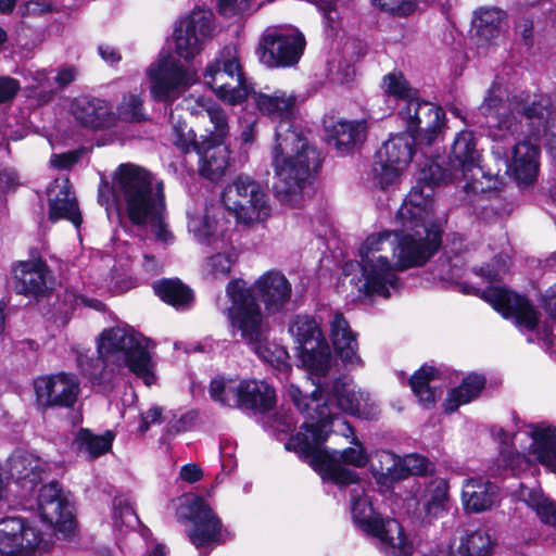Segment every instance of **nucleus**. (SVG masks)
<instances>
[{
    "label": "nucleus",
    "mask_w": 556,
    "mask_h": 556,
    "mask_svg": "<svg viewBox=\"0 0 556 556\" xmlns=\"http://www.w3.org/2000/svg\"><path fill=\"white\" fill-rule=\"evenodd\" d=\"M258 112L277 123L271 165L276 181V198L283 204L295 205L312 173L320 163L319 153L292 126L298 97L294 92L277 89L258 91L252 96Z\"/></svg>",
    "instance_id": "1"
},
{
    "label": "nucleus",
    "mask_w": 556,
    "mask_h": 556,
    "mask_svg": "<svg viewBox=\"0 0 556 556\" xmlns=\"http://www.w3.org/2000/svg\"><path fill=\"white\" fill-rule=\"evenodd\" d=\"M98 201L108 212L115 210L134 225L151 227L157 241L174 242V235L165 223L164 182L148 169L130 163L121 164L112 185H100Z\"/></svg>",
    "instance_id": "2"
},
{
    "label": "nucleus",
    "mask_w": 556,
    "mask_h": 556,
    "mask_svg": "<svg viewBox=\"0 0 556 556\" xmlns=\"http://www.w3.org/2000/svg\"><path fill=\"white\" fill-rule=\"evenodd\" d=\"M37 510L48 530L37 520L23 515L0 519V554L4 556H37L50 551L52 533L59 539L74 534L76 522L72 506L56 482L40 488Z\"/></svg>",
    "instance_id": "3"
},
{
    "label": "nucleus",
    "mask_w": 556,
    "mask_h": 556,
    "mask_svg": "<svg viewBox=\"0 0 556 556\" xmlns=\"http://www.w3.org/2000/svg\"><path fill=\"white\" fill-rule=\"evenodd\" d=\"M439 167H430L431 176L421 174L420 182L414 186L396 214L400 228L394 230L393 256L397 271L424 266L440 249L441 226L434 220L432 184L442 179L434 176Z\"/></svg>",
    "instance_id": "4"
},
{
    "label": "nucleus",
    "mask_w": 556,
    "mask_h": 556,
    "mask_svg": "<svg viewBox=\"0 0 556 556\" xmlns=\"http://www.w3.org/2000/svg\"><path fill=\"white\" fill-rule=\"evenodd\" d=\"M148 344L149 339L131 327L104 329L97 339L98 357L79 353L77 364L92 384L104 390L111 387L124 368H128L147 386H151L155 377Z\"/></svg>",
    "instance_id": "5"
},
{
    "label": "nucleus",
    "mask_w": 556,
    "mask_h": 556,
    "mask_svg": "<svg viewBox=\"0 0 556 556\" xmlns=\"http://www.w3.org/2000/svg\"><path fill=\"white\" fill-rule=\"evenodd\" d=\"M311 419L312 422L303 421L301 430L286 443V448L295 452L324 480H330L338 485H349L359 481L355 471L342 466L345 464L363 468L368 464L369 458L359 440L353 435L351 443L354 446L329 452L324 447V443L332 424L331 410L327 405L323 408L317 407V416Z\"/></svg>",
    "instance_id": "6"
},
{
    "label": "nucleus",
    "mask_w": 556,
    "mask_h": 556,
    "mask_svg": "<svg viewBox=\"0 0 556 556\" xmlns=\"http://www.w3.org/2000/svg\"><path fill=\"white\" fill-rule=\"evenodd\" d=\"M226 294L231 305L226 307L224 313L231 327L240 331L242 340L252 346L262 361L275 367L285 365L287 351L267 339L269 326L258 303L242 279L230 280Z\"/></svg>",
    "instance_id": "7"
},
{
    "label": "nucleus",
    "mask_w": 556,
    "mask_h": 556,
    "mask_svg": "<svg viewBox=\"0 0 556 556\" xmlns=\"http://www.w3.org/2000/svg\"><path fill=\"white\" fill-rule=\"evenodd\" d=\"M328 374L311 378L316 387L311 396L303 394L293 384L288 388L287 394L299 413L304 416V421L312 422L311 417L317 416V405H320V408L327 405L332 413L333 420L337 415L333 401L337 402V406L340 409L351 415L364 418H375L377 416V407L370 402L368 393L356 390L352 381H349L346 378L330 380L328 379Z\"/></svg>",
    "instance_id": "8"
},
{
    "label": "nucleus",
    "mask_w": 556,
    "mask_h": 556,
    "mask_svg": "<svg viewBox=\"0 0 556 556\" xmlns=\"http://www.w3.org/2000/svg\"><path fill=\"white\" fill-rule=\"evenodd\" d=\"M509 267L507 255H497L492 264L479 269L480 275L489 285L484 290L472 288V293L492 305L505 318H511L521 331L534 332L535 340L552 343V329L549 326L541 328L538 323V313L531 303L523 296L497 285Z\"/></svg>",
    "instance_id": "9"
},
{
    "label": "nucleus",
    "mask_w": 556,
    "mask_h": 556,
    "mask_svg": "<svg viewBox=\"0 0 556 556\" xmlns=\"http://www.w3.org/2000/svg\"><path fill=\"white\" fill-rule=\"evenodd\" d=\"M395 247L394 231L384 230L368 236L359 248L362 277L357 290L364 295L388 299L400 289V279L394 264L382 252Z\"/></svg>",
    "instance_id": "10"
},
{
    "label": "nucleus",
    "mask_w": 556,
    "mask_h": 556,
    "mask_svg": "<svg viewBox=\"0 0 556 556\" xmlns=\"http://www.w3.org/2000/svg\"><path fill=\"white\" fill-rule=\"evenodd\" d=\"M527 96L530 101L549 99L546 96H532L527 91H519L508 96L506 89L498 83H493L489 88L479 110L488 119L486 123L496 128L494 136L501 139L511 137L518 139L529 136L527 117L521 110L515 108V100Z\"/></svg>",
    "instance_id": "11"
},
{
    "label": "nucleus",
    "mask_w": 556,
    "mask_h": 556,
    "mask_svg": "<svg viewBox=\"0 0 556 556\" xmlns=\"http://www.w3.org/2000/svg\"><path fill=\"white\" fill-rule=\"evenodd\" d=\"M208 393L213 401L229 408L268 412L276 404L275 389L260 380L217 377L211 381Z\"/></svg>",
    "instance_id": "12"
},
{
    "label": "nucleus",
    "mask_w": 556,
    "mask_h": 556,
    "mask_svg": "<svg viewBox=\"0 0 556 556\" xmlns=\"http://www.w3.org/2000/svg\"><path fill=\"white\" fill-rule=\"evenodd\" d=\"M289 333L296 343L298 355L308 378L320 377L329 372L332 355L324 332L309 315H295L289 324Z\"/></svg>",
    "instance_id": "13"
},
{
    "label": "nucleus",
    "mask_w": 556,
    "mask_h": 556,
    "mask_svg": "<svg viewBox=\"0 0 556 556\" xmlns=\"http://www.w3.org/2000/svg\"><path fill=\"white\" fill-rule=\"evenodd\" d=\"M204 81L220 100L232 105L244 101L251 89L238 50L231 45L224 47L207 65Z\"/></svg>",
    "instance_id": "14"
},
{
    "label": "nucleus",
    "mask_w": 556,
    "mask_h": 556,
    "mask_svg": "<svg viewBox=\"0 0 556 556\" xmlns=\"http://www.w3.org/2000/svg\"><path fill=\"white\" fill-rule=\"evenodd\" d=\"M150 96L153 100L172 104L181 97L198 76L172 55H160L146 71Z\"/></svg>",
    "instance_id": "15"
},
{
    "label": "nucleus",
    "mask_w": 556,
    "mask_h": 556,
    "mask_svg": "<svg viewBox=\"0 0 556 556\" xmlns=\"http://www.w3.org/2000/svg\"><path fill=\"white\" fill-rule=\"evenodd\" d=\"M222 202L243 224L264 222L270 215L267 193L248 175L238 176L224 189Z\"/></svg>",
    "instance_id": "16"
},
{
    "label": "nucleus",
    "mask_w": 556,
    "mask_h": 556,
    "mask_svg": "<svg viewBox=\"0 0 556 556\" xmlns=\"http://www.w3.org/2000/svg\"><path fill=\"white\" fill-rule=\"evenodd\" d=\"M476 146V139L471 131H459L454 139L450 154V164L453 168L452 175H445L441 170V167L433 162L428 166V168H422L420 174L426 172L428 176H431L430 167L437 165L439 167V173H435V170H433V175H441L442 179H440L435 184H432L433 188L442 181L466 180L467 189H476L475 184L476 181H478L479 176H484V172L480 166V152ZM420 178L421 175H419L418 182H420Z\"/></svg>",
    "instance_id": "17"
},
{
    "label": "nucleus",
    "mask_w": 556,
    "mask_h": 556,
    "mask_svg": "<svg viewBox=\"0 0 556 556\" xmlns=\"http://www.w3.org/2000/svg\"><path fill=\"white\" fill-rule=\"evenodd\" d=\"M304 35L294 27L276 28L260 40L256 53L262 64L269 68L295 65L305 49Z\"/></svg>",
    "instance_id": "18"
},
{
    "label": "nucleus",
    "mask_w": 556,
    "mask_h": 556,
    "mask_svg": "<svg viewBox=\"0 0 556 556\" xmlns=\"http://www.w3.org/2000/svg\"><path fill=\"white\" fill-rule=\"evenodd\" d=\"M177 516L180 520L192 522L188 536L198 549L225 541L219 518L203 498L186 496L178 507Z\"/></svg>",
    "instance_id": "19"
},
{
    "label": "nucleus",
    "mask_w": 556,
    "mask_h": 556,
    "mask_svg": "<svg viewBox=\"0 0 556 556\" xmlns=\"http://www.w3.org/2000/svg\"><path fill=\"white\" fill-rule=\"evenodd\" d=\"M216 33L215 17L212 11L195 9L180 20L175 28V49L179 56L191 60L198 55L204 45Z\"/></svg>",
    "instance_id": "20"
},
{
    "label": "nucleus",
    "mask_w": 556,
    "mask_h": 556,
    "mask_svg": "<svg viewBox=\"0 0 556 556\" xmlns=\"http://www.w3.org/2000/svg\"><path fill=\"white\" fill-rule=\"evenodd\" d=\"M399 115L405 123L407 132L428 144L437 138L444 122V112L440 106L418 98L408 99Z\"/></svg>",
    "instance_id": "21"
},
{
    "label": "nucleus",
    "mask_w": 556,
    "mask_h": 556,
    "mask_svg": "<svg viewBox=\"0 0 556 556\" xmlns=\"http://www.w3.org/2000/svg\"><path fill=\"white\" fill-rule=\"evenodd\" d=\"M222 207L215 204L194 205L187 211V228L193 239L211 248H224L226 235Z\"/></svg>",
    "instance_id": "22"
},
{
    "label": "nucleus",
    "mask_w": 556,
    "mask_h": 556,
    "mask_svg": "<svg viewBox=\"0 0 556 556\" xmlns=\"http://www.w3.org/2000/svg\"><path fill=\"white\" fill-rule=\"evenodd\" d=\"M187 126L175 127V140L174 143L185 153L191 150H197L199 159V172L200 174L210 179L217 180L220 178L228 165V151L223 142L213 141L208 143L206 148L200 149L195 141V135L191 129H185Z\"/></svg>",
    "instance_id": "23"
},
{
    "label": "nucleus",
    "mask_w": 556,
    "mask_h": 556,
    "mask_svg": "<svg viewBox=\"0 0 556 556\" xmlns=\"http://www.w3.org/2000/svg\"><path fill=\"white\" fill-rule=\"evenodd\" d=\"M37 401L49 407H73L76 403L80 383L75 375L59 372L35 380Z\"/></svg>",
    "instance_id": "24"
},
{
    "label": "nucleus",
    "mask_w": 556,
    "mask_h": 556,
    "mask_svg": "<svg viewBox=\"0 0 556 556\" xmlns=\"http://www.w3.org/2000/svg\"><path fill=\"white\" fill-rule=\"evenodd\" d=\"M245 287L255 293L264 304L267 314L282 313L289 305L292 296V286L287 277L279 270H268L261 275L252 285ZM254 298V295H252Z\"/></svg>",
    "instance_id": "25"
},
{
    "label": "nucleus",
    "mask_w": 556,
    "mask_h": 556,
    "mask_svg": "<svg viewBox=\"0 0 556 556\" xmlns=\"http://www.w3.org/2000/svg\"><path fill=\"white\" fill-rule=\"evenodd\" d=\"M50 270L43 260L31 253L28 261L16 262L12 266L13 289L26 296L46 295L49 287Z\"/></svg>",
    "instance_id": "26"
},
{
    "label": "nucleus",
    "mask_w": 556,
    "mask_h": 556,
    "mask_svg": "<svg viewBox=\"0 0 556 556\" xmlns=\"http://www.w3.org/2000/svg\"><path fill=\"white\" fill-rule=\"evenodd\" d=\"M460 501L466 513L480 514L500 504L501 490L488 479L469 477L463 481Z\"/></svg>",
    "instance_id": "27"
},
{
    "label": "nucleus",
    "mask_w": 556,
    "mask_h": 556,
    "mask_svg": "<svg viewBox=\"0 0 556 556\" xmlns=\"http://www.w3.org/2000/svg\"><path fill=\"white\" fill-rule=\"evenodd\" d=\"M11 477L22 488L33 491L52 470V464L24 450L15 451L9 458Z\"/></svg>",
    "instance_id": "28"
},
{
    "label": "nucleus",
    "mask_w": 556,
    "mask_h": 556,
    "mask_svg": "<svg viewBox=\"0 0 556 556\" xmlns=\"http://www.w3.org/2000/svg\"><path fill=\"white\" fill-rule=\"evenodd\" d=\"M496 545V539L486 527L466 529L451 540L447 556H492Z\"/></svg>",
    "instance_id": "29"
},
{
    "label": "nucleus",
    "mask_w": 556,
    "mask_h": 556,
    "mask_svg": "<svg viewBox=\"0 0 556 556\" xmlns=\"http://www.w3.org/2000/svg\"><path fill=\"white\" fill-rule=\"evenodd\" d=\"M71 112L79 124L92 129L105 128L115 122L112 105L103 99L89 96L75 98L71 104Z\"/></svg>",
    "instance_id": "30"
},
{
    "label": "nucleus",
    "mask_w": 556,
    "mask_h": 556,
    "mask_svg": "<svg viewBox=\"0 0 556 556\" xmlns=\"http://www.w3.org/2000/svg\"><path fill=\"white\" fill-rule=\"evenodd\" d=\"M367 535L377 540V547L386 556H410L414 551L412 540L401 523L393 518H384Z\"/></svg>",
    "instance_id": "31"
},
{
    "label": "nucleus",
    "mask_w": 556,
    "mask_h": 556,
    "mask_svg": "<svg viewBox=\"0 0 556 556\" xmlns=\"http://www.w3.org/2000/svg\"><path fill=\"white\" fill-rule=\"evenodd\" d=\"M329 327L330 339L341 361L351 367L361 366L362 358L357 354V334L351 329L344 316L339 312L333 313L329 320Z\"/></svg>",
    "instance_id": "32"
},
{
    "label": "nucleus",
    "mask_w": 556,
    "mask_h": 556,
    "mask_svg": "<svg viewBox=\"0 0 556 556\" xmlns=\"http://www.w3.org/2000/svg\"><path fill=\"white\" fill-rule=\"evenodd\" d=\"M49 197V217L52 220L67 219L76 228L81 224V215L77 200L71 195L70 180L67 178H56L48 188Z\"/></svg>",
    "instance_id": "33"
},
{
    "label": "nucleus",
    "mask_w": 556,
    "mask_h": 556,
    "mask_svg": "<svg viewBox=\"0 0 556 556\" xmlns=\"http://www.w3.org/2000/svg\"><path fill=\"white\" fill-rule=\"evenodd\" d=\"M517 140L509 167L519 185L529 186L536 180L540 172V150L530 142L532 139L529 137L522 136Z\"/></svg>",
    "instance_id": "34"
},
{
    "label": "nucleus",
    "mask_w": 556,
    "mask_h": 556,
    "mask_svg": "<svg viewBox=\"0 0 556 556\" xmlns=\"http://www.w3.org/2000/svg\"><path fill=\"white\" fill-rule=\"evenodd\" d=\"M350 507L354 523L366 534L379 525L384 518L378 514L367 493V483L357 481L350 483Z\"/></svg>",
    "instance_id": "35"
},
{
    "label": "nucleus",
    "mask_w": 556,
    "mask_h": 556,
    "mask_svg": "<svg viewBox=\"0 0 556 556\" xmlns=\"http://www.w3.org/2000/svg\"><path fill=\"white\" fill-rule=\"evenodd\" d=\"M530 428L527 433L532 442L528 453L534 455L551 472L556 473V428L545 425H532Z\"/></svg>",
    "instance_id": "36"
},
{
    "label": "nucleus",
    "mask_w": 556,
    "mask_h": 556,
    "mask_svg": "<svg viewBox=\"0 0 556 556\" xmlns=\"http://www.w3.org/2000/svg\"><path fill=\"white\" fill-rule=\"evenodd\" d=\"M424 519L432 521L443 517L448 511L450 484L445 479H432L419 501Z\"/></svg>",
    "instance_id": "37"
},
{
    "label": "nucleus",
    "mask_w": 556,
    "mask_h": 556,
    "mask_svg": "<svg viewBox=\"0 0 556 556\" xmlns=\"http://www.w3.org/2000/svg\"><path fill=\"white\" fill-rule=\"evenodd\" d=\"M367 124L362 121H336L326 125V138L339 151L349 150L365 138Z\"/></svg>",
    "instance_id": "38"
},
{
    "label": "nucleus",
    "mask_w": 556,
    "mask_h": 556,
    "mask_svg": "<svg viewBox=\"0 0 556 556\" xmlns=\"http://www.w3.org/2000/svg\"><path fill=\"white\" fill-rule=\"evenodd\" d=\"M506 13L495 7L480 8L475 12L472 27L479 45H488L500 38Z\"/></svg>",
    "instance_id": "39"
},
{
    "label": "nucleus",
    "mask_w": 556,
    "mask_h": 556,
    "mask_svg": "<svg viewBox=\"0 0 556 556\" xmlns=\"http://www.w3.org/2000/svg\"><path fill=\"white\" fill-rule=\"evenodd\" d=\"M114 433L105 431L103 434H94L87 428H81L74 438L73 447L88 459H94L108 453L114 441Z\"/></svg>",
    "instance_id": "40"
},
{
    "label": "nucleus",
    "mask_w": 556,
    "mask_h": 556,
    "mask_svg": "<svg viewBox=\"0 0 556 556\" xmlns=\"http://www.w3.org/2000/svg\"><path fill=\"white\" fill-rule=\"evenodd\" d=\"M438 374L439 371L434 367L424 366L409 380L412 391L418 397L419 403L426 408L432 407L437 399L442 394L441 388L432 384Z\"/></svg>",
    "instance_id": "41"
},
{
    "label": "nucleus",
    "mask_w": 556,
    "mask_h": 556,
    "mask_svg": "<svg viewBox=\"0 0 556 556\" xmlns=\"http://www.w3.org/2000/svg\"><path fill=\"white\" fill-rule=\"evenodd\" d=\"M416 139L409 132L395 135L384 142L378 156L405 168L412 161Z\"/></svg>",
    "instance_id": "42"
},
{
    "label": "nucleus",
    "mask_w": 556,
    "mask_h": 556,
    "mask_svg": "<svg viewBox=\"0 0 556 556\" xmlns=\"http://www.w3.org/2000/svg\"><path fill=\"white\" fill-rule=\"evenodd\" d=\"M484 377L471 374L464 378L460 386L452 389L443 403L446 413L455 412L460 405L468 404L475 400L484 388Z\"/></svg>",
    "instance_id": "43"
},
{
    "label": "nucleus",
    "mask_w": 556,
    "mask_h": 556,
    "mask_svg": "<svg viewBox=\"0 0 556 556\" xmlns=\"http://www.w3.org/2000/svg\"><path fill=\"white\" fill-rule=\"evenodd\" d=\"M370 468L372 476L380 485L391 486L393 483L401 481L400 457L389 451L375 452Z\"/></svg>",
    "instance_id": "44"
},
{
    "label": "nucleus",
    "mask_w": 556,
    "mask_h": 556,
    "mask_svg": "<svg viewBox=\"0 0 556 556\" xmlns=\"http://www.w3.org/2000/svg\"><path fill=\"white\" fill-rule=\"evenodd\" d=\"M155 294L177 309L189 308L193 301L191 289L179 279H162L153 286Z\"/></svg>",
    "instance_id": "45"
},
{
    "label": "nucleus",
    "mask_w": 556,
    "mask_h": 556,
    "mask_svg": "<svg viewBox=\"0 0 556 556\" xmlns=\"http://www.w3.org/2000/svg\"><path fill=\"white\" fill-rule=\"evenodd\" d=\"M519 496L531 509H533L539 519L548 526L556 528V503L534 489L521 488Z\"/></svg>",
    "instance_id": "46"
},
{
    "label": "nucleus",
    "mask_w": 556,
    "mask_h": 556,
    "mask_svg": "<svg viewBox=\"0 0 556 556\" xmlns=\"http://www.w3.org/2000/svg\"><path fill=\"white\" fill-rule=\"evenodd\" d=\"M116 118L130 123L144 121L146 115L141 93L134 91L125 93L116 108Z\"/></svg>",
    "instance_id": "47"
},
{
    "label": "nucleus",
    "mask_w": 556,
    "mask_h": 556,
    "mask_svg": "<svg viewBox=\"0 0 556 556\" xmlns=\"http://www.w3.org/2000/svg\"><path fill=\"white\" fill-rule=\"evenodd\" d=\"M199 105L205 111L207 117L213 124L212 140L223 142L224 138L228 135L229 127L227 116L223 109L211 100L201 98Z\"/></svg>",
    "instance_id": "48"
},
{
    "label": "nucleus",
    "mask_w": 556,
    "mask_h": 556,
    "mask_svg": "<svg viewBox=\"0 0 556 556\" xmlns=\"http://www.w3.org/2000/svg\"><path fill=\"white\" fill-rule=\"evenodd\" d=\"M223 252H218L207 258L205 268L206 271L214 278H225L229 275L231 266L236 258L232 249L229 247L226 239V245L219 248Z\"/></svg>",
    "instance_id": "49"
},
{
    "label": "nucleus",
    "mask_w": 556,
    "mask_h": 556,
    "mask_svg": "<svg viewBox=\"0 0 556 556\" xmlns=\"http://www.w3.org/2000/svg\"><path fill=\"white\" fill-rule=\"evenodd\" d=\"M113 527L122 531V527L131 528L139 522V519L129 498L116 496L113 500Z\"/></svg>",
    "instance_id": "50"
},
{
    "label": "nucleus",
    "mask_w": 556,
    "mask_h": 556,
    "mask_svg": "<svg viewBox=\"0 0 556 556\" xmlns=\"http://www.w3.org/2000/svg\"><path fill=\"white\" fill-rule=\"evenodd\" d=\"M403 169L402 166L379 159V162L374 166V177L380 188L384 189L399 180Z\"/></svg>",
    "instance_id": "51"
},
{
    "label": "nucleus",
    "mask_w": 556,
    "mask_h": 556,
    "mask_svg": "<svg viewBox=\"0 0 556 556\" xmlns=\"http://www.w3.org/2000/svg\"><path fill=\"white\" fill-rule=\"evenodd\" d=\"M429 463L426 457L418 454H409L400 457V473L401 480L406 479L408 476H419L428 471Z\"/></svg>",
    "instance_id": "52"
},
{
    "label": "nucleus",
    "mask_w": 556,
    "mask_h": 556,
    "mask_svg": "<svg viewBox=\"0 0 556 556\" xmlns=\"http://www.w3.org/2000/svg\"><path fill=\"white\" fill-rule=\"evenodd\" d=\"M383 88L386 92L397 99H410V88L402 73L392 72L384 76Z\"/></svg>",
    "instance_id": "53"
},
{
    "label": "nucleus",
    "mask_w": 556,
    "mask_h": 556,
    "mask_svg": "<svg viewBox=\"0 0 556 556\" xmlns=\"http://www.w3.org/2000/svg\"><path fill=\"white\" fill-rule=\"evenodd\" d=\"M372 3L380 9L395 14L397 16H407L412 14L416 7L417 0H371Z\"/></svg>",
    "instance_id": "54"
},
{
    "label": "nucleus",
    "mask_w": 556,
    "mask_h": 556,
    "mask_svg": "<svg viewBox=\"0 0 556 556\" xmlns=\"http://www.w3.org/2000/svg\"><path fill=\"white\" fill-rule=\"evenodd\" d=\"M25 79L28 81V88L33 90L53 91V81L46 70H28L25 73Z\"/></svg>",
    "instance_id": "55"
},
{
    "label": "nucleus",
    "mask_w": 556,
    "mask_h": 556,
    "mask_svg": "<svg viewBox=\"0 0 556 556\" xmlns=\"http://www.w3.org/2000/svg\"><path fill=\"white\" fill-rule=\"evenodd\" d=\"M501 459L504 462L507 468H510L514 475H518L520 471L525 470L529 460L526 455L518 453L516 450H501L500 453Z\"/></svg>",
    "instance_id": "56"
},
{
    "label": "nucleus",
    "mask_w": 556,
    "mask_h": 556,
    "mask_svg": "<svg viewBox=\"0 0 556 556\" xmlns=\"http://www.w3.org/2000/svg\"><path fill=\"white\" fill-rule=\"evenodd\" d=\"M250 9V0H218L219 13L225 17L243 15Z\"/></svg>",
    "instance_id": "57"
},
{
    "label": "nucleus",
    "mask_w": 556,
    "mask_h": 556,
    "mask_svg": "<svg viewBox=\"0 0 556 556\" xmlns=\"http://www.w3.org/2000/svg\"><path fill=\"white\" fill-rule=\"evenodd\" d=\"M20 83L9 76H0V104L9 102L17 94Z\"/></svg>",
    "instance_id": "58"
},
{
    "label": "nucleus",
    "mask_w": 556,
    "mask_h": 556,
    "mask_svg": "<svg viewBox=\"0 0 556 556\" xmlns=\"http://www.w3.org/2000/svg\"><path fill=\"white\" fill-rule=\"evenodd\" d=\"M55 7L52 0H29L25 3V13L31 15H41L54 12Z\"/></svg>",
    "instance_id": "59"
},
{
    "label": "nucleus",
    "mask_w": 556,
    "mask_h": 556,
    "mask_svg": "<svg viewBox=\"0 0 556 556\" xmlns=\"http://www.w3.org/2000/svg\"><path fill=\"white\" fill-rule=\"evenodd\" d=\"M337 0H317L318 9L324 13L327 26L334 28L338 13L336 10Z\"/></svg>",
    "instance_id": "60"
},
{
    "label": "nucleus",
    "mask_w": 556,
    "mask_h": 556,
    "mask_svg": "<svg viewBox=\"0 0 556 556\" xmlns=\"http://www.w3.org/2000/svg\"><path fill=\"white\" fill-rule=\"evenodd\" d=\"M78 75V71L73 65H64L59 68L58 74L54 76V83L59 88H64L73 83Z\"/></svg>",
    "instance_id": "61"
},
{
    "label": "nucleus",
    "mask_w": 556,
    "mask_h": 556,
    "mask_svg": "<svg viewBox=\"0 0 556 556\" xmlns=\"http://www.w3.org/2000/svg\"><path fill=\"white\" fill-rule=\"evenodd\" d=\"M162 408L159 406L150 407L146 413L141 414V421L139 425L140 432L144 433L153 424L161 422Z\"/></svg>",
    "instance_id": "62"
},
{
    "label": "nucleus",
    "mask_w": 556,
    "mask_h": 556,
    "mask_svg": "<svg viewBox=\"0 0 556 556\" xmlns=\"http://www.w3.org/2000/svg\"><path fill=\"white\" fill-rule=\"evenodd\" d=\"M541 302L545 312L556 321V282L545 291Z\"/></svg>",
    "instance_id": "63"
},
{
    "label": "nucleus",
    "mask_w": 556,
    "mask_h": 556,
    "mask_svg": "<svg viewBox=\"0 0 556 556\" xmlns=\"http://www.w3.org/2000/svg\"><path fill=\"white\" fill-rule=\"evenodd\" d=\"M141 267L148 277L155 276L163 269L162 263L152 254H143Z\"/></svg>",
    "instance_id": "64"
}]
</instances>
